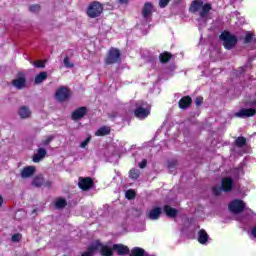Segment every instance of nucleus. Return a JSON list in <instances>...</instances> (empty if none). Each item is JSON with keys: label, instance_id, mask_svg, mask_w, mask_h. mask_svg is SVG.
I'll return each mask as SVG.
<instances>
[{"label": "nucleus", "instance_id": "obj_36", "mask_svg": "<svg viewBox=\"0 0 256 256\" xmlns=\"http://www.w3.org/2000/svg\"><path fill=\"white\" fill-rule=\"evenodd\" d=\"M64 66L67 67V69H73V67H75V64L71 63V61H69V56H66L64 58Z\"/></svg>", "mask_w": 256, "mask_h": 256}, {"label": "nucleus", "instance_id": "obj_42", "mask_svg": "<svg viewBox=\"0 0 256 256\" xmlns=\"http://www.w3.org/2000/svg\"><path fill=\"white\" fill-rule=\"evenodd\" d=\"M91 141V137L86 138L84 141L80 143L81 149H85L89 145V142Z\"/></svg>", "mask_w": 256, "mask_h": 256}, {"label": "nucleus", "instance_id": "obj_21", "mask_svg": "<svg viewBox=\"0 0 256 256\" xmlns=\"http://www.w3.org/2000/svg\"><path fill=\"white\" fill-rule=\"evenodd\" d=\"M211 9H213V6L211 5V3L202 4L201 11L199 12L200 18L205 19V17L209 15V12L211 11Z\"/></svg>", "mask_w": 256, "mask_h": 256}, {"label": "nucleus", "instance_id": "obj_11", "mask_svg": "<svg viewBox=\"0 0 256 256\" xmlns=\"http://www.w3.org/2000/svg\"><path fill=\"white\" fill-rule=\"evenodd\" d=\"M88 111L89 110L85 106H81V107L77 108L76 110H74L71 113L72 121H79V120L83 119V117H85V115H87Z\"/></svg>", "mask_w": 256, "mask_h": 256}, {"label": "nucleus", "instance_id": "obj_44", "mask_svg": "<svg viewBox=\"0 0 256 256\" xmlns=\"http://www.w3.org/2000/svg\"><path fill=\"white\" fill-rule=\"evenodd\" d=\"M195 105H196V107H201L203 105V97H201V96L196 97Z\"/></svg>", "mask_w": 256, "mask_h": 256}, {"label": "nucleus", "instance_id": "obj_43", "mask_svg": "<svg viewBox=\"0 0 256 256\" xmlns=\"http://www.w3.org/2000/svg\"><path fill=\"white\" fill-rule=\"evenodd\" d=\"M21 241V234L17 233L12 235V242L13 243H19Z\"/></svg>", "mask_w": 256, "mask_h": 256}, {"label": "nucleus", "instance_id": "obj_32", "mask_svg": "<svg viewBox=\"0 0 256 256\" xmlns=\"http://www.w3.org/2000/svg\"><path fill=\"white\" fill-rule=\"evenodd\" d=\"M125 197H126V199L131 201V200L135 199V197H137V193L135 192V190L129 189L126 191Z\"/></svg>", "mask_w": 256, "mask_h": 256}, {"label": "nucleus", "instance_id": "obj_22", "mask_svg": "<svg viewBox=\"0 0 256 256\" xmlns=\"http://www.w3.org/2000/svg\"><path fill=\"white\" fill-rule=\"evenodd\" d=\"M202 7H203V0H194L192 1L189 7V11L190 13H197V11H199V9H201Z\"/></svg>", "mask_w": 256, "mask_h": 256}, {"label": "nucleus", "instance_id": "obj_33", "mask_svg": "<svg viewBox=\"0 0 256 256\" xmlns=\"http://www.w3.org/2000/svg\"><path fill=\"white\" fill-rule=\"evenodd\" d=\"M32 65H34V67H36L37 69H45V61L43 60H36L34 62H31Z\"/></svg>", "mask_w": 256, "mask_h": 256}, {"label": "nucleus", "instance_id": "obj_4", "mask_svg": "<svg viewBox=\"0 0 256 256\" xmlns=\"http://www.w3.org/2000/svg\"><path fill=\"white\" fill-rule=\"evenodd\" d=\"M151 115V107L147 102H142L141 105L137 106L134 110V116L136 119H147Z\"/></svg>", "mask_w": 256, "mask_h": 256}, {"label": "nucleus", "instance_id": "obj_30", "mask_svg": "<svg viewBox=\"0 0 256 256\" xmlns=\"http://www.w3.org/2000/svg\"><path fill=\"white\" fill-rule=\"evenodd\" d=\"M130 256H145V249L139 248V247H134L131 250Z\"/></svg>", "mask_w": 256, "mask_h": 256}, {"label": "nucleus", "instance_id": "obj_37", "mask_svg": "<svg viewBox=\"0 0 256 256\" xmlns=\"http://www.w3.org/2000/svg\"><path fill=\"white\" fill-rule=\"evenodd\" d=\"M223 191V189H221L220 187L214 186L212 187V193L213 195H215V197H219L221 195V192Z\"/></svg>", "mask_w": 256, "mask_h": 256}, {"label": "nucleus", "instance_id": "obj_24", "mask_svg": "<svg viewBox=\"0 0 256 256\" xmlns=\"http://www.w3.org/2000/svg\"><path fill=\"white\" fill-rule=\"evenodd\" d=\"M110 134H111V127L109 126H102L95 132L96 137H105L106 135H110Z\"/></svg>", "mask_w": 256, "mask_h": 256}, {"label": "nucleus", "instance_id": "obj_28", "mask_svg": "<svg viewBox=\"0 0 256 256\" xmlns=\"http://www.w3.org/2000/svg\"><path fill=\"white\" fill-rule=\"evenodd\" d=\"M141 176V171L139 169L132 168L129 171V179L133 181H137V179Z\"/></svg>", "mask_w": 256, "mask_h": 256}, {"label": "nucleus", "instance_id": "obj_5", "mask_svg": "<svg viewBox=\"0 0 256 256\" xmlns=\"http://www.w3.org/2000/svg\"><path fill=\"white\" fill-rule=\"evenodd\" d=\"M55 97L59 103H65L71 99V90L68 87L60 86L55 92Z\"/></svg>", "mask_w": 256, "mask_h": 256}, {"label": "nucleus", "instance_id": "obj_13", "mask_svg": "<svg viewBox=\"0 0 256 256\" xmlns=\"http://www.w3.org/2000/svg\"><path fill=\"white\" fill-rule=\"evenodd\" d=\"M221 189L224 193H230L233 191V178L231 177H224L221 180Z\"/></svg>", "mask_w": 256, "mask_h": 256}, {"label": "nucleus", "instance_id": "obj_7", "mask_svg": "<svg viewBox=\"0 0 256 256\" xmlns=\"http://www.w3.org/2000/svg\"><path fill=\"white\" fill-rule=\"evenodd\" d=\"M245 207L246 205L243 200L235 199L229 204L228 209L231 213L239 215V213H243V211H245Z\"/></svg>", "mask_w": 256, "mask_h": 256}, {"label": "nucleus", "instance_id": "obj_25", "mask_svg": "<svg viewBox=\"0 0 256 256\" xmlns=\"http://www.w3.org/2000/svg\"><path fill=\"white\" fill-rule=\"evenodd\" d=\"M19 116L21 119H28V117H31V110L27 106H22L18 111Z\"/></svg>", "mask_w": 256, "mask_h": 256}, {"label": "nucleus", "instance_id": "obj_47", "mask_svg": "<svg viewBox=\"0 0 256 256\" xmlns=\"http://www.w3.org/2000/svg\"><path fill=\"white\" fill-rule=\"evenodd\" d=\"M252 235H253V237H255V239H256V226H254V227L252 228Z\"/></svg>", "mask_w": 256, "mask_h": 256}, {"label": "nucleus", "instance_id": "obj_29", "mask_svg": "<svg viewBox=\"0 0 256 256\" xmlns=\"http://www.w3.org/2000/svg\"><path fill=\"white\" fill-rule=\"evenodd\" d=\"M47 79V72H40L34 79V83L36 85H39L40 83H43Z\"/></svg>", "mask_w": 256, "mask_h": 256}, {"label": "nucleus", "instance_id": "obj_14", "mask_svg": "<svg viewBox=\"0 0 256 256\" xmlns=\"http://www.w3.org/2000/svg\"><path fill=\"white\" fill-rule=\"evenodd\" d=\"M161 215H163V209L161 207H154L148 212L147 218L150 221H157Z\"/></svg>", "mask_w": 256, "mask_h": 256}, {"label": "nucleus", "instance_id": "obj_46", "mask_svg": "<svg viewBox=\"0 0 256 256\" xmlns=\"http://www.w3.org/2000/svg\"><path fill=\"white\" fill-rule=\"evenodd\" d=\"M120 5H127L129 3V0H119Z\"/></svg>", "mask_w": 256, "mask_h": 256}, {"label": "nucleus", "instance_id": "obj_41", "mask_svg": "<svg viewBox=\"0 0 256 256\" xmlns=\"http://www.w3.org/2000/svg\"><path fill=\"white\" fill-rule=\"evenodd\" d=\"M171 0H159V7L161 9H165V7H167L169 5V2Z\"/></svg>", "mask_w": 256, "mask_h": 256}, {"label": "nucleus", "instance_id": "obj_2", "mask_svg": "<svg viewBox=\"0 0 256 256\" xmlns=\"http://www.w3.org/2000/svg\"><path fill=\"white\" fill-rule=\"evenodd\" d=\"M105 65H115L121 63V51L119 48H110L104 58Z\"/></svg>", "mask_w": 256, "mask_h": 256}, {"label": "nucleus", "instance_id": "obj_8", "mask_svg": "<svg viewBox=\"0 0 256 256\" xmlns=\"http://www.w3.org/2000/svg\"><path fill=\"white\" fill-rule=\"evenodd\" d=\"M78 187L82 191H90V189H93V187H95V182L91 177H85V178L80 177L78 182Z\"/></svg>", "mask_w": 256, "mask_h": 256}, {"label": "nucleus", "instance_id": "obj_16", "mask_svg": "<svg viewBox=\"0 0 256 256\" xmlns=\"http://www.w3.org/2000/svg\"><path fill=\"white\" fill-rule=\"evenodd\" d=\"M45 157H47V150H45V148H39L37 153L33 155L32 161L33 163H39L43 161Z\"/></svg>", "mask_w": 256, "mask_h": 256}, {"label": "nucleus", "instance_id": "obj_12", "mask_svg": "<svg viewBox=\"0 0 256 256\" xmlns=\"http://www.w3.org/2000/svg\"><path fill=\"white\" fill-rule=\"evenodd\" d=\"M52 183L51 181H46L45 182V178L43 177V175L39 174L37 176H35L32 180V186L33 187H51Z\"/></svg>", "mask_w": 256, "mask_h": 256}, {"label": "nucleus", "instance_id": "obj_27", "mask_svg": "<svg viewBox=\"0 0 256 256\" xmlns=\"http://www.w3.org/2000/svg\"><path fill=\"white\" fill-rule=\"evenodd\" d=\"M54 207L55 209H65V207H67V200L63 197L56 198Z\"/></svg>", "mask_w": 256, "mask_h": 256}, {"label": "nucleus", "instance_id": "obj_23", "mask_svg": "<svg viewBox=\"0 0 256 256\" xmlns=\"http://www.w3.org/2000/svg\"><path fill=\"white\" fill-rule=\"evenodd\" d=\"M209 241V234H207V231L205 229H201L198 232V242L200 245H205Z\"/></svg>", "mask_w": 256, "mask_h": 256}, {"label": "nucleus", "instance_id": "obj_35", "mask_svg": "<svg viewBox=\"0 0 256 256\" xmlns=\"http://www.w3.org/2000/svg\"><path fill=\"white\" fill-rule=\"evenodd\" d=\"M93 248H95L94 244L92 246H89L87 248V251L82 253L81 256H93V253H95V249H93Z\"/></svg>", "mask_w": 256, "mask_h": 256}, {"label": "nucleus", "instance_id": "obj_39", "mask_svg": "<svg viewBox=\"0 0 256 256\" xmlns=\"http://www.w3.org/2000/svg\"><path fill=\"white\" fill-rule=\"evenodd\" d=\"M177 165H179V162H177V160L168 161V169H175Z\"/></svg>", "mask_w": 256, "mask_h": 256}, {"label": "nucleus", "instance_id": "obj_20", "mask_svg": "<svg viewBox=\"0 0 256 256\" xmlns=\"http://www.w3.org/2000/svg\"><path fill=\"white\" fill-rule=\"evenodd\" d=\"M150 15H153V4L151 2H146L142 8V17L147 19Z\"/></svg>", "mask_w": 256, "mask_h": 256}, {"label": "nucleus", "instance_id": "obj_34", "mask_svg": "<svg viewBox=\"0 0 256 256\" xmlns=\"http://www.w3.org/2000/svg\"><path fill=\"white\" fill-rule=\"evenodd\" d=\"M29 11L31 13H39V11H41V5L39 4H33L29 7Z\"/></svg>", "mask_w": 256, "mask_h": 256}, {"label": "nucleus", "instance_id": "obj_45", "mask_svg": "<svg viewBox=\"0 0 256 256\" xmlns=\"http://www.w3.org/2000/svg\"><path fill=\"white\" fill-rule=\"evenodd\" d=\"M138 167L140 169H145V167H147V159H143L139 164Z\"/></svg>", "mask_w": 256, "mask_h": 256}, {"label": "nucleus", "instance_id": "obj_9", "mask_svg": "<svg viewBox=\"0 0 256 256\" xmlns=\"http://www.w3.org/2000/svg\"><path fill=\"white\" fill-rule=\"evenodd\" d=\"M93 249H95V251H100L102 256H113V248L103 245V243H101L99 240L94 243Z\"/></svg>", "mask_w": 256, "mask_h": 256}, {"label": "nucleus", "instance_id": "obj_3", "mask_svg": "<svg viewBox=\"0 0 256 256\" xmlns=\"http://www.w3.org/2000/svg\"><path fill=\"white\" fill-rule=\"evenodd\" d=\"M86 14L90 19H97V17H101L103 14V4L97 1H94L89 4Z\"/></svg>", "mask_w": 256, "mask_h": 256}, {"label": "nucleus", "instance_id": "obj_1", "mask_svg": "<svg viewBox=\"0 0 256 256\" xmlns=\"http://www.w3.org/2000/svg\"><path fill=\"white\" fill-rule=\"evenodd\" d=\"M220 41H223V47L228 51H231L237 45V36L231 34V32L224 31L219 36Z\"/></svg>", "mask_w": 256, "mask_h": 256}, {"label": "nucleus", "instance_id": "obj_40", "mask_svg": "<svg viewBox=\"0 0 256 256\" xmlns=\"http://www.w3.org/2000/svg\"><path fill=\"white\" fill-rule=\"evenodd\" d=\"M53 139H55L54 136H47V138L42 141V145H44V147H47V145H49V143H51Z\"/></svg>", "mask_w": 256, "mask_h": 256}, {"label": "nucleus", "instance_id": "obj_6", "mask_svg": "<svg viewBox=\"0 0 256 256\" xmlns=\"http://www.w3.org/2000/svg\"><path fill=\"white\" fill-rule=\"evenodd\" d=\"M12 87L21 91V89H25L27 87V76L23 72L17 73V78L12 80Z\"/></svg>", "mask_w": 256, "mask_h": 256}, {"label": "nucleus", "instance_id": "obj_38", "mask_svg": "<svg viewBox=\"0 0 256 256\" xmlns=\"http://www.w3.org/2000/svg\"><path fill=\"white\" fill-rule=\"evenodd\" d=\"M251 41H253V33L247 32L246 36L244 37V43L248 44L251 43Z\"/></svg>", "mask_w": 256, "mask_h": 256}, {"label": "nucleus", "instance_id": "obj_26", "mask_svg": "<svg viewBox=\"0 0 256 256\" xmlns=\"http://www.w3.org/2000/svg\"><path fill=\"white\" fill-rule=\"evenodd\" d=\"M171 59H173V54H171L170 52H163L159 55L160 63H169Z\"/></svg>", "mask_w": 256, "mask_h": 256}, {"label": "nucleus", "instance_id": "obj_19", "mask_svg": "<svg viewBox=\"0 0 256 256\" xmlns=\"http://www.w3.org/2000/svg\"><path fill=\"white\" fill-rule=\"evenodd\" d=\"M112 249L116 251L117 255H129V247L123 244H114Z\"/></svg>", "mask_w": 256, "mask_h": 256}, {"label": "nucleus", "instance_id": "obj_31", "mask_svg": "<svg viewBox=\"0 0 256 256\" xmlns=\"http://www.w3.org/2000/svg\"><path fill=\"white\" fill-rule=\"evenodd\" d=\"M236 147H245L247 145V138L240 136L235 140Z\"/></svg>", "mask_w": 256, "mask_h": 256}, {"label": "nucleus", "instance_id": "obj_18", "mask_svg": "<svg viewBox=\"0 0 256 256\" xmlns=\"http://www.w3.org/2000/svg\"><path fill=\"white\" fill-rule=\"evenodd\" d=\"M36 168L35 166H26L21 171V177L23 179H28V177H33L35 175Z\"/></svg>", "mask_w": 256, "mask_h": 256}, {"label": "nucleus", "instance_id": "obj_10", "mask_svg": "<svg viewBox=\"0 0 256 256\" xmlns=\"http://www.w3.org/2000/svg\"><path fill=\"white\" fill-rule=\"evenodd\" d=\"M235 117L239 119H247L249 117H255L256 109L255 108H242L238 112H236Z\"/></svg>", "mask_w": 256, "mask_h": 256}, {"label": "nucleus", "instance_id": "obj_15", "mask_svg": "<svg viewBox=\"0 0 256 256\" xmlns=\"http://www.w3.org/2000/svg\"><path fill=\"white\" fill-rule=\"evenodd\" d=\"M193 105V98L191 96H183L179 101H178V106L180 109L184 110L189 109Z\"/></svg>", "mask_w": 256, "mask_h": 256}, {"label": "nucleus", "instance_id": "obj_17", "mask_svg": "<svg viewBox=\"0 0 256 256\" xmlns=\"http://www.w3.org/2000/svg\"><path fill=\"white\" fill-rule=\"evenodd\" d=\"M163 211L170 219H175L179 215V210L171 207L170 205H164Z\"/></svg>", "mask_w": 256, "mask_h": 256}]
</instances>
